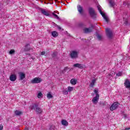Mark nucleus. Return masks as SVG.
<instances>
[{"instance_id":"obj_1","label":"nucleus","mask_w":130,"mask_h":130,"mask_svg":"<svg viewBox=\"0 0 130 130\" xmlns=\"http://www.w3.org/2000/svg\"><path fill=\"white\" fill-rule=\"evenodd\" d=\"M41 82H42V78L36 77L31 80L30 83H31V84H39L41 83Z\"/></svg>"},{"instance_id":"obj_2","label":"nucleus","mask_w":130,"mask_h":130,"mask_svg":"<svg viewBox=\"0 0 130 130\" xmlns=\"http://www.w3.org/2000/svg\"><path fill=\"white\" fill-rule=\"evenodd\" d=\"M98 9L100 14L102 15V17H103L104 19H105V20L106 21V22H108V17H107L106 15H105V13H104V12H103L101 11V6H98Z\"/></svg>"},{"instance_id":"obj_3","label":"nucleus","mask_w":130,"mask_h":130,"mask_svg":"<svg viewBox=\"0 0 130 130\" xmlns=\"http://www.w3.org/2000/svg\"><path fill=\"white\" fill-rule=\"evenodd\" d=\"M118 106H119V104L117 102H115L111 106L110 109L111 111H113L115 110Z\"/></svg>"},{"instance_id":"obj_4","label":"nucleus","mask_w":130,"mask_h":130,"mask_svg":"<svg viewBox=\"0 0 130 130\" xmlns=\"http://www.w3.org/2000/svg\"><path fill=\"white\" fill-rule=\"evenodd\" d=\"M99 94H96L94 97L93 98L92 100V102L93 104H97L98 103V101H99Z\"/></svg>"},{"instance_id":"obj_5","label":"nucleus","mask_w":130,"mask_h":130,"mask_svg":"<svg viewBox=\"0 0 130 130\" xmlns=\"http://www.w3.org/2000/svg\"><path fill=\"white\" fill-rule=\"evenodd\" d=\"M34 107H36V105H34L30 107L31 109H35V110H36V111L39 113H41V112H42V109L41 108L38 107L35 108Z\"/></svg>"},{"instance_id":"obj_6","label":"nucleus","mask_w":130,"mask_h":130,"mask_svg":"<svg viewBox=\"0 0 130 130\" xmlns=\"http://www.w3.org/2000/svg\"><path fill=\"white\" fill-rule=\"evenodd\" d=\"M70 56L72 58H76V57H78V52L75 51H72L71 52Z\"/></svg>"},{"instance_id":"obj_7","label":"nucleus","mask_w":130,"mask_h":130,"mask_svg":"<svg viewBox=\"0 0 130 130\" xmlns=\"http://www.w3.org/2000/svg\"><path fill=\"white\" fill-rule=\"evenodd\" d=\"M10 80L12 82H15L17 80V75L16 74H11L10 77Z\"/></svg>"},{"instance_id":"obj_8","label":"nucleus","mask_w":130,"mask_h":130,"mask_svg":"<svg viewBox=\"0 0 130 130\" xmlns=\"http://www.w3.org/2000/svg\"><path fill=\"white\" fill-rule=\"evenodd\" d=\"M74 67H75V68H79V69H84L85 65L82 64L76 63L74 64Z\"/></svg>"},{"instance_id":"obj_9","label":"nucleus","mask_w":130,"mask_h":130,"mask_svg":"<svg viewBox=\"0 0 130 130\" xmlns=\"http://www.w3.org/2000/svg\"><path fill=\"white\" fill-rule=\"evenodd\" d=\"M18 74H19L20 80H24V79H25L26 77L25 73L23 72H19Z\"/></svg>"},{"instance_id":"obj_10","label":"nucleus","mask_w":130,"mask_h":130,"mask_svg":"<svg viewBox=\"0 0 130 130\" xmlns=\"http://www.w3.org/2000/svg\"><path fill=\"white\" fill-rule=\"evenodd\" d=\"M124 84L126 88H130V81L128 79H126Z\"/></svg>"},{"instance_id":"obj_11","label":"nucleus","mask_w":130,"mask_h":130,"mask_svg":"<svg viewBox=\"0 0 130 130\" xmlns=\"http://www.w3.org/2000/svg\"><path fill=\"white\" fill-rule=\"evenodd\" d=\"M61 123L62 125H64L65 126H68V125H69V122L64 119H62L61 121Z\"/></svg>"},{"instance_id":"obj_12","label":"nucleus","mask_w":130,"mask_h":130,"mask_svg":"<svg viewBox=\"0 0 130 130\" xmlns=\"http://www.w3.org/2000/svg\"><path fill=\"white\" fill-rule=\"evenodd\" d=\"M77 82H78V80L77 79H72L70 81V83L71 85H75L77 84Z\"/></svg>"},{"instance_id":"obj_13","label":"nucleus","mask_w":130,"mask_h":130,"mask_svg":"<svg viewBox=\"0 0 130 130\" xmlns=\"http://www.w3.org/2000/svg\"><path fill=\"white\" fill-rule=\"evenodd\" d=\"M37 98L38 99H41L43 98V94L41 91L38 92Z\"/></svg>"},{"instance_id":"obj_14","label":"nucleus","mask_w":130,"mask_h":130,"mask_svg":"<svg viewBox=\"0 0 130 130\" xmlns=\"http://www.w3.org/2000/svg\"><path fill=\"white\" fill-rule=\"evenodd\" d=\"M47 98L48 99H51V98H53V96H52V93L51 92H49L47 94Z\"/></svg>"},{"instance_id":"obj_15","label":"nucleus","mask_w":130,"mask_h":130,"mask_svg":"<svg viewBox=\"0 0 130 130\" xmlns=\"http://www.w3.org/2000/svg\"><path fill=\"white\" fill-rule=\"evenodd\" d=\"M51 34H52V36H53V37H57V36H58V33L55 31H52Z\"/></svg>"},{"instance_id":"obj_16","label":"nucleus","mask_w":130,"mask_h":130,"mask_svg":"<svg viewBox=\"0 0 130 130\" xmlns=\"http://www.w3.org/2000/svg\"><path fill=\"white\" fill-rule=\"evenodd\" d=\"M77 9H78V12H79V13H80V14H82V13L83 12V8H82V7H81V6H80V5H78Z\"/></svg>"},{"instance_id":"obj_17","label":"nucleus","mask_w":130,"mask_h":130,"mask_svg":"<svg viewBox=\"0 0 130 130\" xmlns=\"http://www.w3.org/2000/svg\"><path fill=\"white\" fill-rule=\"evenodd\" d=\"M97 79H94L92 80L91 82L90 83V87H94V85H95V83L96 82V81Z\"/></svg>"},{"instance_id":"obj_18","label":"nucleus","mask_w":130,"mask_h":130,"mask_svg":"<svg viewBox=\"0 0 130 130\" xmlns=\"http://www.w3.org/2000/svg\"><path fill=\"white\" fill-rule=\"evenodd\" d=\"M89 14L91 16H93L95 15V13L94 12V10L92 8L89 9Z\"/></svg>"},{"instance_id":"obj_19","label":"nucleus","mask_w":130,"mask_h":130,"mask_svg":"<svg viewBox=\"0 0 130 130\" xmlns=\"http://www.w3.org/2000/svg\"><path fill=\"white\" fill-rule=\"evenodd\" d=\"M42 13L45 16H49V14H48V12H47L44 10H42Z\"/></svg>"},{"instance_id":"obj_20","label":"nucleus","mask_w":130,"mask_h":130,"mask_svg":"<svg viewBox=\"0 0 130 130\" xmlns=\"http://www.w3.org/2000/svg\"><path fill=\"white\" fill-rule=\"evenodd\" d=\"M68 92H72L74 91V87L68 86Z\"/></svg>"},{"instance_id":"obj_21","label":"nucleus","mask_w":130,"mask_h":130,"mask_svg":"<svg viewBox=\"0 0 130 130\" xmlns=\"http://www.w3.org/2000/svg\"><path fill=\"white\" fill-rule=\"evenodd\" d=\"M22 112L20 111H15V114H16V115H21V114H22Z\"/></svg>"},{"instance_id":"obj_22","label":"nucleus","mask_w":130,"mask_h":130,"mask_svg":"<svg viewBox=\"0 0 130 130\" xmlns=\"http://www.w3.org/2000/svg\"><path fill=\"white\" fill-rule=\"evenodd\" d=\"M62 93L63 95H68V94H69V91L68 90V89H64L62 91Z\"/></svg>"},{"instance_id":"obj_23","label":"nucleus","mask_w":130,"mask_h":130,"mask_svg":"<svg viewBox=\"0 0 130 130\" xmlns=\"http://www.w3.org/2000/svg\"><path fill=\"white\" fill-rule=\"evenodd\" d=\"M84 32L85 33H89V32H91V29L89 28H85L84 29Z\"/></svg>"},{"instance_id":"obj_24","label":"nucleus","mask_w":130,"mask_h":130,"mask_svg":"<svg viewBox=\"0 0 130 130\" xmlns=\"http://www.w3.org/2000/svg\"><path fill=\"white\" fill-rule=\"evenodd\" d=\"M16 52V51H15L14 49H12L9 52V54H14V53Z\"/></svg>"},{"instance_id":"obj_25","label":"nucleus","mask_w":130,"mask_h":130,"mask_svg":"<svg viewBox=\"0 0 130 130\" xmlns=\"http://www.w3.org/2000/svg\"><path fill=\"white\" fill-rule=\"evenodd\" d=\"M98 89L97 88H95L93 90V92L95 93V95H99V94L98 93Z\"/></svg>"},{"instance_id":"obj_26","label":"nucleus","mask_w":130,"mask_h":130,"mask_svg":"<svg viewBox=\"0 0 130 130\" xmlns=\"http://www.w3.org/2000/svg\"><path fill=\"white\" fill-rule=\"evenodd\" d=\"M116 76H117L118 77H120L122 76V73L120 72L116 74Z\"/></svg>"},{"instance_id":"obj_27","label":"nucleus","mask_w":130,"mask_h":130,"mask_svg":"<svg viewBox=\"0 0 130 130\" xmlns=\"http://www.w3.org/2000/svg\"><path fill=\"white\" fill-rule=\"evenodd\" d=\"M52 15H53L54 17H55V18H56V19H58V16H57V15L53 13Z\"/></svg>"},{"instance_id":"obj_28","label":"nucleus","mask_w":130,"mask_h":130,"mask_svg":"<svg viewBox=\"0 0 130 130\" xmlns=\"http://www.w3.org/2000/svg\"><path fill=\"white\" fill-rule=\"evenodd\" d=\"M4 129V125L3 124H0V130H3Z\"/></svg>"},{"instance_id":"obj_29","label":"nucleus","mask_w":130,"mask_h":130,"mask_svg":"<svg viewBox=\"0 0 130 130\" xmlns=\"http://www.w3.org/2000/svg\"><path fill=\"white\" fill-rule=\"evenodd\" d=\"M41 54V55H44V54H45V51L42 52Z\"/></svg>"},{"instance_id":"obj_30","label":"nucleus","mask_w":130,"mask_h":130,"mask_svg":"<svg viewBox=\"0 0 130 130\" xmlns=\"http://www.w3.org/2000/svg\"><path fill=\"white\" fill-rule=\"evenodd\" d=\"M106 31L107 33H108V31H109V29L107 28V29H106Z\"/></svg>"},{"instance_id":"obj_31","label":"nucleus","mask_w":130,"mask_h":130,"mask_svg":"<svg viewBox=\"0 0 130 130\" xmlns=\"http://www.w3.org/2000/svg\"><path fill=\"white\" fill-rule=\"evenodd\" d=\"M129 129H130V127H127V128H126L125 129V130H129Z\"/></svg>"},{"instance_id":"obj_32","label":"nucleus","mask_w":130,"mask_h":130,"mask_svg":"<svg viewBox=\"0 0 130 130\" xmlns=\"http://www.w3.org/2000/svg\"><path fill=\"white\" fill-rule=\"evenodd\" d=\"M111 76H112V77H113V76H114V73L112 74V75Z\"/></svg>"},{"instance_id":"obj_33","label":"nucleus","mask_w":130,"mask_h":130,"mask_svg":"<svg viewBox=\"0 0 130 130\" xmlns=\"http://www.w3.org/2000/svg\"><path fill=\"white\" fill-rule=\"evenodd\" d=\"M59 29H61L60 27H59Z\"/></svg>"}]
</instances>
